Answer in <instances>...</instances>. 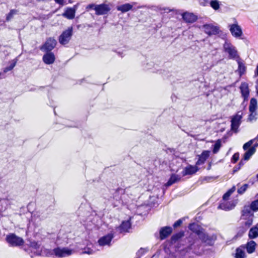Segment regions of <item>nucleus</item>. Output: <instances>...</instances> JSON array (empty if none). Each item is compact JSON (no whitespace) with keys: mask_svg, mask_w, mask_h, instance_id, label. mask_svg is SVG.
Returning a JSON list of instances; mask_svg holds the SVG:
<instances>
[{"mask_svg":"<svg viewBox=\"0 0 258 258\" xmlns=\"http://www.w3.org/2000/svg\"><path fill=\"white\" fill-rule=\"evenodd\" d=\"M242 118V112L238 111L235 115H233L231 120V130L237 133Z\"/></svg>","mask_w":258,"mask_h":258,"instance_id":"obj_1","label":"nucleus"},{"mask_svg":"<svg viewBox=\"0 0 258 258\" xmlns=\"http://www.w3.org/2000/svg\"><path fill=\"white\" fill-rule=\"evenodd\" d=\"M73 35V28L69 27L68 29L60 34L58 38V41L61 45H66L70 41Z\"/></svg>","mask_w":258,"mask_h":258,"instance_id":"obj_2","label":"nucleus"},{"mask_svg":"<svg viewBox=\"0 0 258 258\" xmlns=\"http://www.w3.org/2000/svg\"><path fill=\"white\" fill-rule=\"evenodd\" d=\"M7 241L12 246H16L22 245L24 243L23 239L16 236L15 234H10L6 237Z\"/></svg>","mask_w":258,"mask_h":258,"instance_id":"obj_3","label":"nucleus"},{"mask_svg":"<svg viewBox=\"0 0 258 258\" xmlns=\"http://www.w3.org/2000/svg\"><path fill=\"white\" fill-rule=\"evenodd\" d=\"M203 29L205 33L209 36L218 34L220 31L219 27L212 24H205L203 26Z\"/></svg>","mask_w":258,"mask_h":258,"instance_id":"obj_4","label":"nucleus"},{"mask_svg":"<svg viewBox=\"0 0 258 258\" xmlns=\"http://www.w3.org/2000/svg\"><path fill=\"white\" fill-rule=\"evenodd\" d=\"M223 48L225 52L228 54V57L230 59H234L238 57L237 51L236 50L235 47L231 44L225 42L224 44Z\"/></svg>","mask_w":258,"mask_h":258,"instance_id":"obj_5","label":"nucleus"},{"mask_svg":"<svg viewBox=\"0 0 258 258\" xmlns=\"http://www.w3.org/2000/svg\"><path fill=\"white\" fill-rule=\"evenodd\" d=\"M56 43L57 42L55 39L49 37L47 39L45 42L40 47V49L45 52H51L55 47Z\"/></svg>","mask_w":258,"mask_h":258,"instance_id":"obj_6","label":"nucleus"},{"mask_svg":"<svg viewBox=\"0 0 258 258\" xmlns=\"http://www.w3.org/2000/svg\"><path fill=\"white\" fill-rule=\"evenodd\" d=\"M72 253V250L68 247H57L54 248V255L58 257H63L66 255H70Z\"/></svg>","mask_w":258,"mask_h":258,"instance_id":"obj_7","label":"nucleus"},{"mask_svg":"<svg viewBox=\"0 0 258 258\" xmlns=\"http://www.w3.org/2000/svg\"><path fill=\"white\" fill-rule=\"evenodd\" d=\"M199 237L203 242L209 245H213L216 239V236H210L208 234L203 232L199 235Z\"/></svg>","mask_w":258,"mask_h":258,"instance_id":"obj_8","label":"nucleus"},{"mask_svg":"<svg viewBox=\"0 0 258 258\" xmlns=\"http://www.w3.org/2000/svg\"><path fill=\"white\" fill-rule=\"evenodd\" d=\"M229 30L232 35L236 38H239L242 35V29L237 23L229 25Z\"/></svg>","mask_w":258,"mask_h":258,"instance_id":"obj_9","label":"nucleus"},{"mask_svg":"<svg viewBox=\"0 0 258 258\" xmlns=\"http://www.w3.org/2000/svg\"><path fill=\"white\" fill-rule=\"evenodd\" d=\"M114 237L113 233L110 232L100 237L98 240V243L100 246L110 245L112 239Z\"/></svg>","mask_w":258,"mask_h":258,"instance_id":"obj_10","label":"nucleus"},{"mask_svg":"<svg viewBox=\"0 0 258 258\" xmlns=\"http://www.w3.org/2000/svg\"><path fill=\"white\" fill-rule=\"evenodd\" d=\"M110 10L109 6L105 4L97 5L95 14L97 15H103L107 14Z\"/></svg>","mask_w":258,"mask_h":258,"instance_id":"obj_11","label":"nucleus"},{"mask_svg":"<svg viewBox=\"0 0 258 258\" xmlns=\"http://www.w3.org/2000/svg\"><path fill=\"white\" fill-rule=\"evenodd\" d=\"M172 232V227L166 226L162 227L159 230V237L161 240H164L168 237Z\"/></svg>","mask_w":258,"mask_h":258,"instance_id":"obj_12","label":"nucleus"},{"mask_svg":"<svg viewBox=\"0 0 258 258\" xmlns=\"http://www.w3.org/2000/svg\"><path fill=\"white\" fill-rule=\"evenodd\" d=\"M239 89L241 96L243 98L244 100H247L249 95V89L248 84L246 82L241 83Z\"/></svg>","mask_w":258,"mask_h":258,"instance_id":"obj_13","label":"nucleus"},{"mask_svg":"<svg viewBox=\"0 0 258 258\" xmlns=\"http://www.w3.org/2000/svg\"><path fill=\"white\" fill-rule=\"evenodd\" d=\"M46 53L43 56V61L47 64L53 63L55 60V56L51 52H46Z\"/></svg>","mask_w":258,"mask_h":258,"instance_id":"obj_14","label":"nucleus"},{"mask_svg":"<svg viewBox=\"0 0 258 258\" xmlns=\"http://www.w3.org/2000/svg\"><path fill=\"white\" fill-rule=\"evenodd\" d=\"M210 151L208 150L203 151L200 155H199V158L196 162V165H200L203 164L210 156Z\"/></svg>","mask_w":258,"mask_h":258,"instance_id":"obj_15","label":"nucleus"},{"mask_svg":"<svg viewBox=\"0 0 258 258\" xmlns=\"http://www.w3.org/2000/svg\"><path fill=\"white\" fill-rule=\"evenodd\" d=\"M182 19L187 23H193L197 21L198 18L193 13L185 12L182 14Z\"/></svg>","mask_w":258,"mask_h":258,"instance_id":"obj_16","label":"nucleus"},{"mask_svg":"<svg viewBox=\"0 0 258 258\" xmlns=\"http://www.w3.org/2000/svg\"><path fill=\"white\" fill-rule=\"evenodd\" d=\"M198 170V168L196 166L189 165L185 167L182 171V174L183 176L187 175H192L196 173Z\"/></svg>","mask_w":258,"mask_h":258,"instance_id":"obj_17","label":"nucleus"},{"mask_svg":"<svg viewBox=\"0 0 258 258\" xmlns=\"http://www.w3.org/2000/svg\"><path fill=\"white\" fill-rule=\"evenodd\" d=\"M120 191H123V190L121 188H117L115 190L112 189L110 191L112 196L110 197L104 196V198L108 200H111V199H113L116 201H119L120 200V197L119 196V192Z\"/></svg>","mask_w":258,"mask_h":258,"instance_id":"obj_18","label":"nucleus"},{"mask_svg":"<svg viewBox=\"0 0 258 258\" xmlns=\"http://www.w3.org/2000/svg\"><path fill=\"white\" fill-rule=\"evenodd\" d=\"M235 206L233 202H224L219 204L218 209L227 211L233 209Z\"/></svg>","mask_w":258,"mask_h":258,"instance_id":"obj_19","label":"nucleus"},{"mask_svg":"<svg viewBox=\"0 0 258 258\" xmlns=\"http://www.w3.org/2000/svg\"><path fill=\"white\" fill-rule=\"evenodd\" d=\"M253 217V214L249 206H245L242 211L241 219H245L246 217Z\"/></svg>","mask_w":258,"mask_h":258,"instance_id":"obj_20","label":"nucleus"},{"mask_svg":"<svg viewBox=\"0 0 258 258\" xmlns=\"http://www.w3.org/2000/svg\"><path fill=\"white\" fill-rule=\"evenodd\" d=\"M136 3L133 2V4L129 3H126L117 7L116 9L118 11L121 12L122 13L128 12L132 10L133 7V5H135Z\"/></svg>","mask_w":258,"mask_h":258,"instance_id":"obj_21","label":"nucleus"},{"mask_svg":"<svg viewBox=\"0 0 258 258\" xmlns=\"http://www.w3.org/2000/svg\"><path fill=\"white\" fill-rule=\"evenodd\" d=\"M181 179V176L176 174H172L166 183V185L169 186Z\"/></svg>","mask_w":258,"mask_h":258,"instance_id":"obj_22","label":"nucleus"},{"mask_svg":"<svg viewBox=\"0 0 258 258\" xmlns=\"http://www.w3.org/2000/svg\"><path fill=\"white\" fill-rule=\"evenodd\" d=\"M188 228L190 230L196 233L198 236L202 232V229L195 223L189 224Z\"/></svg>","mask_w":258,"mask_h":258,"instance_id":"obj_23","label":"nucleus"},{"mask_svg":"<svg viewBox=\"0 0 258 258\" xmlns=\"http://www.w3.org/2000/svg\"><path fill=\"white\" fill-rule=\"evenodd\" d=\"M75 12L74 9L69 8L66 10L62 15L69 19H73L75 17Z\"/></svg>","mask_w":258,"mask_h":258,"instance_id":"obj_24","label":"nucleus"},{"mask_svg":"<svg viewBox=\"0 0 258 258\" xmlns=\"http://www.w3.org/2000/svg\"><path fill=\"white\" fill-rule=\"evenodd\" d=\"M248 236L250 239H254L258 237V223L250 229Z\"/></svg>","mask_w":258,"mask_h":258,"instance_id":"obj_25","label":"nucleus"},{"mask_svg":"<svg viewBox=\"0 0 258 258\" xmlns=\"http://www.w3.org/2000/svg\"><path fill=\"white\" fill-rule=\"evenodd\" d=\"M131 227V223L129 220L123 221L119 227L120 232H127Z\"/></svg>","mask_w":258,"mask_h":258,"instance_id":"obj_26","label":"nucleus"},{"mask_svg":"<svg viewBox=\"0 0 258 258\" xmlns=\"http://www.w3.org/2000/svg\"><path fill=\"white\" fill-rule=\"evenodd\" d=\"M256 243L253 241L251 240L248 242L246 244V251L248 253H252L253 252L255 249Z\"/></svg>","mask_w":258,"mask_h":258,"instance_id":"obj_27","label":"nucleus"},{"mask_svg":"<svg viewBox=\"0 0 258 258\" xmlns=\"http://www.w3.org/2000/svg\"><path fill=\"white\" fill-rule=\"evenodd\" d=\"M238 64L237 71L240 76H242L246 72V67L244 64L240 60L237 61Z\"/></svg>","mask_w":258,"mask_h":258,"instance_id":"obj_28","label":"nucleus"},{"mask_svg":"<svg viewBox=\"0 0 258 258\" xmlns=\"http://www.w3.org/2000/svg\"><path fill=\"white\" fill-rule=\"evenodd\" d=\"M257 109V100L254 98H252L250 99V103L249 105V112L255 111Z\"/></svg>","mask_w":258,"mask_h":258,"instance_id":"obj_29","label":"nucleus"},{"mask_svg":"<svg viewBox=\"0 0 258 258\" xmlns=\"http://www.w3.org/2000/svg\"><path fill=\"white\" fill-rule=\"evenodd\" d=\"M245 256V253L244 250L241 247H239L236 249V253L235 254V258H244Z\"/></svg>","mask_w":258,"mask_h":258,"instance_id":"obj_30","label":"nucleus"},{"mask_svg":"<svg viewBox=\"0 0 258 258\" xmlns=\"http://www.w3.org/2000/svg\"><path fill=\"white\" fill-rule=\"evenodd\" d=\"M243 157V160L245 161L248 160L252 155L255 153L253 152V149H250L249 148L246 150Z\"/></svg>","mask_w":258,"mask_h":258,"instance_id":"obj_31","label":"nucleus"},{"mask_svg":"<svg viewBox=\"0 0 258 258\" xmlns=\"http://www.w3.org/2000/svg\"><path fill=\"white\" fill-rule=\"evenodd\" d=\"M221 146V142L220 139L218 140L215 144L213 145V153L216 154L219 151Z\"/></svg>","mask_w":258,"mask_h":258,"instance_id":"obj_32","label":"nucleus"},{"mask_svg":"<svg viewBox=\"0 0 258 258\" xmlns=\"http://www.w3.org/2000/svg\"><path fill=\"white\" fill-rule=\"evenodd\" d=\"M255 141H258V134H257V136L255 138L249 140L248 142L245 143L243 145V150H246L247 149H248V148H249L250 146H251V145H252V144L253 143V142Z\"/></svg>","mask_w":258,"mask_h":258,"instance_id":"obj_33","label":"nucleus"},{"mask_svg":"<svg viewBox=\"0 0 258 258\" xmlns=\"http://www.w3.org/2000/svg\"><path fill=\"white\" fill-rule=\"evenodd\" d=\"M209 4L215 11L219 10L220 8V3L218 0H211Z\"/></svg>","mask_w":258,"mask_h":258,"instance_id":"obj_34","label":"nucleus"},{"mask_svg":"<svg viewBox=\"0 0 258 258\" xmlns=\"http://www.w3.org/2000/svg\"><path fill=\"white\" fill-rule=\"evenodd\" d=\"M18 13V11L15 9L10 10V12L7 15L6 21H10L14 17V15Z\"/></svg>","mask_w":258,"mask_h":258,"instance_id":"obj_35","label":"nucleus"},{"mask_svg":"<svg viewBox=\"0 0 258 258\" xmlns=\"http://www.w3.org/2000/svg\"><path fill=\"white\" fill-rule=\"evenodd\" d=\"M249 207L253 212L258 211V199L251 202Z\"/></svg>","mask_w":258,"mask_h":258,"instance_id":"obj_36","label":"nucleus"},{"mask_svg":"<svg viewBox=\"0 0 258 258\" xmlns=\"http://www.w3.org/2000/svg\"><path fill=\"white\" fill-rule=\"evenodd\" d=\"M253 217H246L245 219H241L245 220V221L243 222V225L247 227H249L250 225H252L253 222Z\"/></svg>","mask_w":258,"mask_h":258,"instance_id":"obj_37","label":"nucleus"},{"mask_svg":"<svg viewBox=\"0 0 258 258\" xmlns=\"http://www.w3.org/2000/svg\"><path fill=\"white\" fill-rule=\"evenodd\" d=\"M183 235V232H179L173 234L171 237V239L172 240L175 241L181 238Z\"/></svg>","mask_w":258,"mask_h":258,"instance_id":"obj_38","label":"nucleus"},{"mask_svg":"<svg viewBox=\"0 0 258 258\" xmlns=\"http://www.w3.org/2000/svg\"><path fill=\"white\" fill-rule=\"evenodd\" d=\"M249 185L248 184H244L242 186H241L240 188L237 189V192L239 195H242L244 193V192L246 190L247 188L248 187Z\"/></svg>","mask_w":258,"mask_h":258,"instance_id":"obj_39","label":"nucleus"},{"mask_svg":"<svg viewBox=\"0 0 258 258\" xmlns=\"http://www.w3.org/2000/svg\"><path fill=\"white\" fill-rule=\"evenodd\" d=\"M44 251L47 256L54 255V248L53 249H45Z\"/></svg>","mask_w":258,"mask_h":258,"instance_id":"obj_40","label":"nucleus"},{"mask_svg":"<svg viewBox=\"0 0 258 258\" xmlns=\"http://www.w3.org/2000/svg\"><path fill=\"white\" fill-rule=\"evenodd\" d=\"M16 62H13L10 64L9 66L7 67L4 69V72L6 73L7 72L10 71L13 69V68L16 66Z\"/></svg>","mask_w":258,"mask_h":258,"instance_id":"obj_41","label":"nucleus"},{"mask_svg":"<svg viewBox=\"0 0 258 258\" xmlns=\"http://www.w3.org/2000/svg\"><path fill=\"white\" fill-rule=\"evenodd\" d=\"M239 154L237 152L233 154L231 158V162L233 163H235L239 159Z\"/></svg>","mask_w":258,"mask_h":258,"instance_id":"obj_42","label":"nucleus"},{"mask_svg":"<svg viewBox=\"0 0 258 258\" xmlns=\"http://www.w3.org/2000/svg\"><path fill=\"white\" fill-rule=\"evenodd\" d=\"M256 115V113L255 111L250 112V114L248 116V119L250 121L256 120V117H255Z\"/></svg>","mask_w":258,"mask_h":258,"instance_id":"obj_43","label":"nucleus"},{"mask_svg":"<svg viewBox=\"0 0 258 258\" xmlns=\"http://www.w3.org/2000/svg\"><path fill=\"white\" fill-rule=\"evenodd\" d=\"M183 220L182 219H178L177 220L173 225L174 228H176L179 227L182 223Z\"/></svg>","mask_w":258,"mask_h":258,"instance_id":"obj_44","label":"nucleus"},{"mask_svg":"<svg viewBox=\"0 0 258 258\" xmlns=\"http://www.w3.org/2000/svg\"><path fill=\"white\" fill-rule=\"evenodd\" d=\"M30 245L31 247L35 249H38L39 248V245L35 241L30 242Z\"/></svg>","mask_w":258,"mask_h":258,"instance_id":"obj_45","label":"nucleus"},{"mask_svg":"<svg viewBox=\"0 0 258 258\" xmlns=\"http://www.w3.org/2000/svg\"><path fill=\"white\" fill-rule=\"evenodd\" d=\"M210 0H199L200 4L203 6H206L210 4Z\"/></svg>","mask_w":258,"mask_h":258,"instance_id":"obj_46","label":"nucleus"},{"mask_svg":"<svg viewBox=\"0 0 258 258\" xmlns=\"http://www.w3.org/2000/svg\"><path fill=\"white\" fill-rule=\"evenodd\" d=\"M231 196V194L227 191L226 193H225L223 196V200L224 201H226L228 199L229 197Z\"/></svg>","mask_w":258,"mask_h":258,"instance_id":"obj_47","label":"nucleus"},{"mask_svg":"<svg viewBox=\"0 0 258 258\" xmlns=\"http://www.w3.org/2000/svg\"><path fill=\"white\" fill-rule=\"evenodd\" d=\"M97 5L94 4H90L87 6V8L93 9V10L96 11V8H97Z\"/></svg>","mask_w":258,"mask_h":258,"instance_id":"obj_48","label":"nucleus"},{"mask_svg":"<svg viewBox=\"0 0 258 258\" xmlns=\"http://www.w3.org/2000/svg\"><path fill=\"white\" fill-rule=\"evenodd\" d=\"M258 147V143H255L252 147H250V149H253V152L255 153L256 151V148Z\"/></svg>","mask_w":258,"mask_h":258,"instance_id":"obj_49","label":"nucleus"},{"mask_svg":"<svg viewBox=\"0 0 258 258\" xmlns=\"http://www.w3.org/2000/svg\"><path fill=\"white\" fill-rule=\"evenodd\" d=\"M64 0H54L56 4H59L61 6L64 5Z\"/></svg>","mask_w":258,"mask_h":258,"instance_id":"obj_50","label":"nucleus"},{"mask_svg":"<svg viewBox=\"0 0 258 258\" xmlns=\"http://www.w3.org/2000/svg\"><path fill=\"white\" fill-rule=\"evenodd\" d=\"M240 169V167H239L238 165L235 166L233 168V172L234 173L237 172L239 169Z\"/></svg>","mask_w":258,"mask_h":258,"instance_id":"obj_51","label":"nucleus"},{"mask_svg":"<svg viewBox=\"0 0 258 258\" xmlns=\"http://www.w3.org/2000/svg\"><path fill=\"white\" fill-rule=\"evenodd\" d=\"M235 190V187L234 186L230 189H229L228 191L230 193V194H232Z\"/></svg>","mask_w":258,"mask_h":258,"instance_id":"obj_52","label":"nucleus"},{"mask_svg":"<svg viewBox=\"0 0 258 258\" xmlns=\"http://www.w3.org/2000/svg\"><path fill=\"white\" fill-rule=\"evenodd\" d=\"M244 165V162L242 160H241L238 163V166L241 168Z\"/></svg>","mask_w":258,"mask_h":258,"instance_id":"obj_53","label":"nucleus"},{"mask_svg":"<svg viewBox=\"0 0 258 258\" xmlns=\"http://www.w3.org/2000/svg\"><path fill=\"white\" fill-rule=\"evenodd\" d=\"M164 258H176L175 256L173 254L169 255L167 256H165Z\"/></svg>","mask_w":258,"mask_h":258,"instance_id":"obj_54","label":"nucleus"},{"mask_svg":"<svg viewBox=\"0 0 258 258\" xmlns=\"http://www.w3.org/2000/svg\"><path fill=\"white\" fill-rule=\"evenodd\" d=\"M32 205H33V204H32V203H30L28 205V206H27V208H28V210H29V211H30V207H31Z\"/></svg>","mask_w":258,"mask_h":258,"instance_id":"obj_55","label":"nucleus"},{"mask_svg":"<svg viewBox=\"0 0 258 258\" xmlns=\"http://www.w3.org/2000/svg\"><path fill=\"white\" fill-rule=\"evenodd\" d=\"M143 249L141 248V249H140V250L137 252V254L138 255H139L140 253L142 252V251H143Z\"/></svg>","mask_w":258,"mask_h":258,"instance_id":"obj_56","label":"nucleus"},{"mask_svg":"<svg viewBox=\"0 0 258 258\" xmlns=\"http://www.w3.org/2000/svg\"><path fill=\"white\" fill-rule=\"evenodd\" d=\"M83 253H87V254H91V252L90 251V250H88V251H85L83 252Z\"/></svg>","mask_w":258,"mask_h":258,"instance_id":"obj_57","label":"nucleus"},{"mask_svg":"<svg viewBox=\"0 0 258 258\" xmlns=\"http://www.w3.org/2000/svg\"><path fill=\"white\" fill-rule=\"evenodd\" d=\"M256 178H257V179L258 180V174L256 175Z\"/></svg>","mask_w":258,"mask_h":258,"instance_id":"obj_58","label":"nucleus"},{"mask_svg":"<svg viewBox=\"0 0 258 258\" xmlns=\"http://www.w3.org/2000/svg\"><path fill=\"white\" fill-rule=\"evenodd\" d=\"M210 167H211V166L210 165V166H209V167L208 168V169H210Z\"/></svg>","mask_w":258,"mask_h":258,"instance_id":"obj_59","label":"nucleus"},{"mask_svg":"<svg viewBox=\"0 0 258 258\" xmlns=\"http://www.w3.org/2000/svg\"><path fill=\"white\" fill-rule=\"evenodd\" d=\"M68 126L72 127L73 126H72V125H68Z\"/></svg>","mask_w":258,"mask_h":258,"instance_id":"obj_60","label":"nucleus"},{"mask_svg":"<svg viewBox=\"0 0 258 258\" xmlns=\"http://www.w3.org/2000/svg\"><path fill=\"white\" fill-rule=\"evenodd\" d=\"M1 75V73H0V76Z\"/></svg>","mask_w":258,"mask_h":258,"instance_id":"obj_61","label":"nucleus"}]
</instances>
